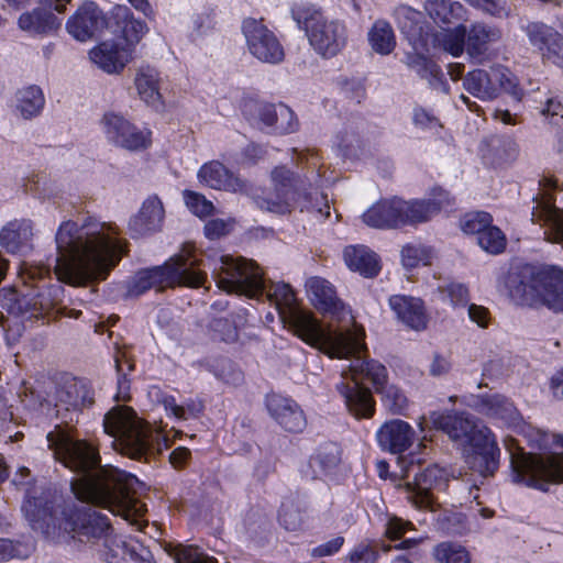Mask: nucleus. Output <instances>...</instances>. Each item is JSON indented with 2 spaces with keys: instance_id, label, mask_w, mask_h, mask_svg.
I'll return each mask as SVG.
<instances>
[{
  "instance_id": "obj_1",
  "label": "nucleus",
  "mask_w": 563,
  "mask_h": 563,
  "mask_svg": "<svg viewBox=\"0 0 563 563\" xmlns=\"http://www.w3.org/2000/svg\"><path fill=\"white\" fill-rule=\"evenodd\" d=\"M54 457L78 476L70 482L75 497L87 505L58 501L49 495L27 498L22 510L33 530L53 541L96 543L103 541L113 558L125 553L124 542L112 537L108 518L91 506L108 509L140 527L145 505L131 494L134 477L112 466H100L98 451L74 437L66 423L56 424L46 435Z\"/></svg>"
},
{
  "instance_id": "obj_2",
  "label": "nucleus",
  "mask_w": 563,
  "mask_h": 563,
  "mask_svg": "<svg viewBox=\"0 0 563 563\" xmlns=\"http://www.w3.org/2000/svg\"><path fill=\"white\" fill-rule=\"evenodd\" d=\"M118 234L117 227L90 217L62 222L55 235L57 279L71 286L106 279L126 252Z\"/></svg>"
},
{
  "instance_id": "obj_3",
  "label": "nucleus",
  "mask_w": 563,
  "mask_h": 563,
  "mask_svg": "<svg viewBox=\"0 0 563 563\" xmlns=\"http://www.w3.org/2000/svg\"><path fill=\"white\" fill-rule=\"evenodd\" d=\"M366 350L365 343L355 353H351L346 360L350 364L341 372V380L336 384V390L344 399L350 413L355 418H371L375 406L369 389L363 386L368 380L377 393L383 394L386 405L395 412L401 410L406 404L404 394L394 386H387V369L375 360H366L362 353Z\"/></svg>"
},
{
  "instance_id": "obj_4",
  "label": "nucleus",
  "mask_w": 563,
  "mask_h": 563,
  "mask_svg": "<svg viewBox=\"0 0 563 563\" xmlns=\"http://www.w3.org/2000/svg\"><path fill=\"white\" fill-rule=\"evenodd\" d=\"M429 422L444 431L467 453V464L479 475L492 476L499 466L500 450L492 430L467 412L440 413L433 411Z\"/></svg>"
},
{
  "instance_id": "obj_5",
  "label": "nucleus",
  "mask_w": 563,
  "mask_h": 563,
  "mask_svg": "<svg viewBox=\"0 0 563 563\" xmlns=\"http://www.w3.org/2000/svg\"><path fill=\"white\" fill-rule=\"evenodd\" d=\"M103 430L112 446L133 460L148 462L167 448V440L129 407H117L103 418Z\"/></svg>"
},
{
  "instance_id": "obj_6",
  "label": "nucleus",
  "mask_w": 563,
  "mask_h": 563,
  "mask_svg": "<svg viewBox=\"0 0 563 563\" xmlns=\"http://www.w3.org/2000/svg\"><path fill=\"white\" fill-rule=\"evenodd\" d=\"M277 307L289 309L290 320L300 338L328 355H345L360 343L346 331H325L308 311L295 307L296 297L289 285L277 284L267 290Z\"/></svg>"
},
{
  "instance_id": "obj_7",
  "label": "nucleus",
  "mask_w": 563,
  "mask_h": 563,
  "mask_svg": "<svg viewBox=\"0 0 563 563\" xmlns=\"http://www.w3.org/2000/svg\"><path fill=\"white\" fill-rule=\"evenodd\" d=\"M510 297L521 305H543L563 311V269L530 265L510 271L506 277Z\"/></svg>"
},
{
  "instance_id": "obj_8",
  "label": "nucleus",
  "mask_w": 563,
  "mask_h": 563,
  "mask_svg": "<svg viewBox=\"0 0 563 563\" xmlns=\"http://www.w3.org/2000/svg\"><path fill=\"white\" fill-rule=\"evenodd\" d=\"M206 272L200 269L191 245H185L178 254L164 265L139 271L128 283V295L140 296L153 287L163 289L185 286L197 288L203 285Z\"/></svg>"
},
{
  "instance_id": "obj_9",
  "label": "nucleus",
  "mask_w": 563,
  "mask_h": 563,
  "mask_svg": "<svg viewBox=\"0 0 563 563\" xmlns=\"http://www.w3.org/2000/svg\"><path fill=\"white\" fill-rule=\"evenodd\" d=\"M563 448V437L558 439ZM509 452L514 483L547 492L550 484L563 483V451L551 454L526 453L511 435L504 438Z\"/></svg>"
},
{
  "instance_id": "obj_10",
  "label": "nucleus",
  "mask_w": 563,
  "mask_h": 563,
  "mask_svg": "<svg viewBox=\"0 0 563 563\" xmlns=\"http://www.w3.org/2000/svg\"><path fill=\"white\" fill-rule=\"evenodd\" d=\"M271 190L255 196L254 202L262 209L277 214L290 213L297 206L310 209L311 194L299 174L285 165L275 166L269 174Z\"/></svg>"
},
{
  "instance_id": "obj_11",
  "label": "nucleus",
  "mask_w": 563,
  "mask_h": 563,
  "mask_svg": "<svg viewBox=\"0 0 563 563\" xmlns=\"http://www.w3.org/2000/svg\"><path fill=\"white\" fill-rule=\"evenodd\" d=\"M306 288L310 297V300L318 310H320L324 314H329L332 318H335L340 322H343V324L338 327H333L330 324L327 328L322 327V329L325 331L332 330L350 332L351 336H355V340L357 339L360 343L357 346H355V349H353V351L346 353L345 355L329 356L332 358H347L351 353L357 352L363 346L364 343V329L355 323L350 310L336 297V292L333 286L328 280L321 277H311L307 280Z\"/></svg>"
},
{
  "instance_id": "obj_12",
  "label": "nucleus",
  "mask_w": 563,
  "mask_h": 563,
  "mask_svg": "<svg viewBox=\"0 0 563 563\" xmlns=\"http://www.w3.org/2000/svg\"><path fill=\"white\" fill-rule=\"evenodd\" d=\"M217 285L227 292H236L249 297L262 295L266 289V283L260 267L255 262L243 257L223 256L221 258Z\"/></svg>"
},
{
  "instance_id": "obj_13",
  "label": "nucleus",
  "mask_w": 563,
  "mask_h": 563,
  "mask_svg": "<svg viewBox=\"0 0 563 563\" xmlns=\"http://www.w3.org/2000/svg\"><path fill=\"white\" fill-rule=\"evenodd\" d=\"M303 27L310 45L323 57L338 55L347 44V27L342 20L331 19L320 11L303 18Z\"/></svg>"
},
{
  "instance_id": "obj_14",
  "label": "nucleus",
  "mask_w": 563,
  "mask_h": 563,
  "mask_svg": "<svg viewBox=\"0 0 563 563\" xmlns=\"http://www.w3.org/2000/svg\"><path fill=\"white\" fill-rule=\"evenodd\" d=\"M496 82L517 101L522 99L523 90L518 87L515 76L503 66H494L489 73L474 69L463 78L464 89L482 101H490L498 97Z\"/></svg>"
},
{
  "instance_id": "obj_15",
  "label": "nucleus",
  "mask_w": 563,
  "mask_h": 563,
  "mask_svg": "<svg viewBox=\"0 0 563 563\" xmlns=\"http://www.w3.org/2000/svg\"><path fill=\"white\" fill-rule=\"evenodd\" d=\"M101 126L107 141L114 146L140 151L151 145V131L140 129L119 113H104Z\"/></svg>"
},
{
  "instance_id": "obj_16",
  "label": "nucleus",
  "mask_w": 563,
  "mask_h": 563,
  "mask_svg": "<svg viewBox=\"0 0 563 563\" xmlns=\"http://www.w3.org/2000/svg\"><path fill=\"white\" fill-rule=\"evenodd\" d=\"M249 52L260 62L278 64L284 60L285 52L276 35L255 19H246L242 25Z\"/></svg>"
},
{
  "instance_id": "obj_17",
  "label": "nucleus",
  "mask_w": 563,
  "mask_h": 563,
  "mask_svg": "<svg viewBox=\"0 0 563 563\" xmlns=\"http://www.w3.org/2000/svg\"><path fill=\"white\" fill-rule=\"evenodd\" d=\"M528 43L541 56L543 62L552 63L563 69V35L553 26L531 21L522 26Z\"/></svg>"
},
{
  "instance_id": "obj_18",
  "label": "nucleus",
  "mask_w": 563,
  "mask_h": 563,
  "mask_svg": "<svg viewBox=\"0 0 563 563\" xmlns=\"http://www.w3.org/2000/svg\"><path fill=\"white\" fill-rule=\"evenodd\" d=\"M446 482V473L437 465L424 468L415 476L413 483L406 484L407 499L419 509L437 511L439 504L433 497L432 490H441Z\"/></svg>"
},
{
  "instance_id": "obj_19",
  "label": "nucleus",
  "mask_w": 563,
  "mask_h": 563,
  "mask_svg": "<svg viewBox=\"0 0 563 563\" xmlns=\"http://www.w3.org/2000/svg\"><path fill=\"white\" fill-rule=\"evenodd\" d=\"M245 112L251 114L254 123L262 124L277 134L292 133L298 128L294 111L284 103L252 102L246 104Z\"/></svg>"
},
{
  "instance_id": "obj_20",
  "label": "nucleus",
  "mask_w": 563,
  "mask_h": 563,
  "mask_svg": "<svg viewBox=\"0 0 563 563\" xmlns=\"http://www.w3.org/2000/svg\"><path fill=\"white\" fill-rule=\"evenodd\" d=\"M531 220L544 229L545 240L563 247V209L558 208L548 192L534 200Z\"/></svg>"
},
{
  "instance_id": "obj_21",
  "label": "nucleus",
  "mask_w": 563,
  "mask_h": 563,
  "mask_svg": "<svg viewBox=\"0 0 563 563\" xmlns=\"http://www.w3.org/2000/svg\"><path fill=\"white\" fill-rule=\"evenodd\" d=\"M106 18L92 1H85L67 20L66 30L77 41L91 40L106 26Z\"/></svg>"
},
{
  "instance_id": "obj_22",
  "label": "nucleus",
  "mask_w": 563,
  "mask_h": 563,
  "mask_svg": "<svg viewBox=\"0 0 563 563\" xmlns=\"http://www.w3.org/2000/svg\"><path fill=\"white\" fill-rule=\"evenodd\" d=\"M395 18L400 32L412 48L415 51H426L431 27L426 23L422 12L408 5H399L395 10Z\"/></svg>"
},
{
  "instance_id": "obj_23",
  "label": "nucleus",
  "mask_w": 563,
  "mask_h": 563,
  "mask_svg": "<svg viewBox=\"0 0 563 563\" xmlns=\"http://www.w3.org/2000/svg\"><path fill=\"white\" fill-rule=\"evenodd\" d=\"M266 408L271 417L286 431L300 432L306 428V417L295 400L279 394H269L266 396Z\"/></svg>"
},
{
  "instance_id": "obj_24",
  "label": "nucleus",
  "mask_w": 563,
  "mask_h": 563,
  "mask_svg": "<svg viewBox=\"0 0 563 563\" xmlns=\"http://www.w3.org/2000/svg\"><path fill=\"white\" fill-rule=\"evenodd\" d=\"M501 31L499 27L483 22H475L466 27V54L476 63L487 60L489 46L499 42Z\"/></svg>"
},
{
  "instance_id": "obj_25",
  "label": "nucleus",
  "mask_w": 563,
  "mask_h": 563,
  "mask_svg": "<svg viewBox=\"0 0 563 563\" xmlns=\"http://www.w3.org/2000/svg\"><path fill=\"white\" fill-rule=\"evenodd\" d=\"M198 179L201 184L212 189L249 194L246 183L235 176L219 161L203 164L198 170Z\"/></svg>"
},
{
  "instance_id": "obj_26",
  "label": "nucleus",
  "mask_w": 563,
  "mask_h": 563,
  "mask_svg": "<svg viewBox=\"0 0 563 563\" xmlns=\"http://www.w3.org/2000/svg\"><path fill=\"white\" fill-rule=\"evenodd\" d=\"M433 198L422 201H405L398 199L400 207V224L428 221L443 206L450 203L449 195L442 189L433 190Z\"/></svg>"
},
{
  "instance_id": "obj_27",
  "label": "nucleus",
  "mask_w": 563,
  "mask_h": 563,
  "mask_svg": "<svg viewBox=\"0 0 563 563\" xmlns=\"http://www.w3.org/2000/svg\"><path fill=\"white\" fill-rule=\"evenodd\" d=\"M376 438L383 450L398 454L410 448L415 439V431L408 422L393 419L378 429Z\"/></svg>"
},
{
  "instance_id": "obj_28",
  "label": "nucleus",
  "mask_w": 563,
  "mask_h": 563,
  "mask_svg": "<svg viewBox=\"0 0 563 563\" xmlns=\"http://www.w3.org/2000/svg\"><path fill=\"white\" fill-rule=\"evenodd\" d=\"M93 64L108 74H119L130 62L132 54L129 47L117 42L106 41L89 52Z\"/></svg>"
},
{
  "instance_id": "obj_29",
  "label": "nucleus",
  "mask_w": 563,
  "mask_h": 563,
  "mask_svg": "<svg viewBox=\"0 0 563 563\" xmlns=\"http://www.w3.org/2000/svg\"><path fill=\"white\" fill-rule=\"evenodd\" d=\"M164 207L156 196L148 197L140 211L131 218L129 229L133 236H143L158 231L164 220Z\"/></svg>"
},
{
  "instance_id": "obj_30",
  "label": "nucleus",
  "mask_w": 563,
  "mask_h": 563,
  "mask_svg": "<svg viewBox=\"0 0 563 563\" xmlns=\"http://www.w3.org/2000/svg\"><path fill=\"white\" fill-rule=\"evenodd\" d=\"M475 409L490 418L500 420L506 426L516 424L519 420V412L507 397L500 394H484L476 398Z\"/></svg>"
},
{
  "instance_id": "obj_31",
  "label": "nucleus",
  "mask_w": 563,
  "mask_h": 563,
  "mask_svg": "<svg viewBox=\"0 0 563 563\" xmlns=\"http://www.w3.org/2000/svg\"><path fill=\"white\" fill-rule=\"evenodd\" d=\"M112 18L115 24L114 32L125 42L122 46L129 47L132 53L133 47L148 31L146 23L136 19L126 5H115Z\"/></svg>"
},
{
  "instance_id": "obj_32",
  "label": "nucleus",
  "mask_w": 563,
  "mask_h": 563,
  "mask_svg": "<svg viewBox=\"0 0 563 563\" xmlns=\"http://www.w3.org/2000/svg\"><path fill=\"white\" fill-rule=\"evenodd\" d=\"M389 305L397 317L409 328L416 331L427 328L428 316L421 299L397 295L390 297Z\"/></svg>"
},
{
  "instance_id": "obj_33",
  "label": "nucleus",
  "mask_w": 563,
  "mask_h": 563,
  "mask_svg": "<svg viewBox=\"0 0 563 563\" xmlns=\"http://www.w3.org/2000/svg\"><path fill=\"white\" fill-rule=\"evenodd\" d=\"M466 26L457 24L454 27H442L435 33H430L428 48H440L453 57H459L466 52Z\"/></svg>"
},
{
  "instance_id": "obj_34",
  "label": "nucleus",
  "mask_w": 563,
  "mask_h": 563,
  "mask_svg": "<svg viewBox=\"0 0 563 563\" xmlns=\"http://www.w3.org/2000/svg\"><path fill=\"white\" fill-rule=\"evenodd\" d=\"M398 199L383 200L368 208L362 216L363 222L372 228L389 229L400 225Z\"/></svg>"
},
{
  "instance_id": "obj_35",
  "label": "nucleus",
  "mask_w": 563,
  "mask_h": 563,
  "mask_svg": "<svg viewBox=\"0 0 563 563\" xmlns=\"http://www.w3.org/2000/svg\"><path fill=\"white\" fill-rule=\"evenodd\" d=\"M33 236V224L30 220H13L0 231V244L9 253H19L26 247Z\"/></svg>"
},
{
  "instance_id": "obj_36",
  "label": "nucleus",
  "mask_w": 563,
  "mask_h": 563,
  "mask_svg": "<svg viewBox=\"0 0 563 563\" xmlns=\"http://www.w3.org/2000/svg\"><path fill=\"white\" fill-rule=\"evenodd\" d=\"M343 260L350 269L365 277H374L380 269L377 255L364 245L346 246L343 251Z\"/></svg>"
},
{
  "instance_id": "obj_37",
  "label": "nucleus",
  "mask_w": 563,
  "mask_h": 563,
  "mask_svg": "<svg viewBox=\"0 0 563 563\" xmlns=\"http://www.w3.org/2000/svg\"><path fill=\"white\" fill-rule=\"evenodd\" d=\"M45 106V97L36 85L18 89L14 95L13 108L23 119L30 120L41 114Z\"/></svg>"
},
{
  "instance_id": "obj_38",
  "label": "nucleus",
  "mask_w": 563,
  "mask_h": 563,
  "mask_svg": "<svg viewBox=\"0 0 563 563\" xmlns=\"http://www.w3.org/2000/svg\"><path fill=\"white\" fill-rule=\"evenodd\" d=\"M59 25V20L52 12L40 8L25 12L19 18L20 29L31 34H46L58 29Z\"/></svg>"
},
{
  "instance_id": "obj_39",
  "label": "nucleus",
  "mask_w": 563,
  "mask_h": 563,
  "mask_svg": "<svg viewBox=\"0 0 563 563\" xmlns=\"http://www.w3.org/2000/svg\"><path fill=\"white\" fill-rule=\"evenodd\" d=\"M429 51H415L413 54L407 55V65L415 70L421 78L429 81L430 86L435 89L443 88L445 90V84L442 80V73L440 67L424 53Z\"/></svg>"
},
{
  "instance_id": "obj_40",
  "label": "nucleus",
  "mask_w": 563,
  "mask_h": 563,
  "mask_svg": "<svg viewBox=\"0 0 563 563\" xmlns=\"http://www.w3.org/2000/svg\"><path fill=\"white\" fill-rule=\"evenodd\" d=\"M158 73L151 67H141L137 69L134 85L141 99L151 106L161 102Z\"/></svg>"
},
{
  "instance_id": "obj_41",
  "label": "nucleus",
  "mask_w": 563,
  "mask_h": 563,
  "mask_svg": "<svg viewBox=\"0 0 563 563\" xmlns=\"http://www.w3.org/2000/svg\"><path fill=\"white\" fill-rule=\"evenodd\" d=\"M372 49L379 55H388L396 47V37L391 25L385 20L374 22L367 33Z\"/></svg>"
},
{
  "instance_id": "obj_42",
  "label": "nucleus",
  "mask_w": 563,
  "mask_h": 563,
  "mask_svg": "<svg viewBox=\"0 0 563 563\" xmlns=\"http://www.w3.org/2000/svg\"><path fill=\"white\" fill-rule=\"evenodd\" d=\"M424 10L434 23L450 25L461 19L463 7L450 0H426Z\"/></svg>"
},
{
  "instance_id": "obj_43",
  "label": "nucleus",
  "mask_w": 563,
  "mask_h": 563,
  "mask_svg": "<svg viewBox=\"0 0 563 563\" xmlns=\"http://www.w3.org/2000/svg\"><path fill=\"white\" fill-rule=\"evenodd\" d=\"M401 264L406 269L417 268L420 265L429 266L437 257L435 251L421 243H409L402 246Z\"/></svg>"
},
{
  "instance_id": "obj_44",
  "label": "nucleus",
  "mask_w": 563,
  "mask_h": 563,
  "mask_svg": "<svg viewBox=\"0 0 563 563\" xmlns=\"http://www.w3.org/2000/svg\"><path fill=\"white\" fill-rule=\"evenodd\" d=\"M431 555L437 563H471L470 551L461 543L443 541L433 547Z\"/></svg>"
},
{
  "instance_id": "obj_45",
  "label": "nucleus",
  "mask_w": 563,
  "mask_h": 563,
  "mask_svg": "<svg viewBox=\"0 0 563 563\" xmlns=\"http://www.w3.org/2000/svg\"><path fill=\"white\" fill-rule=\"evenodd\" d=\"M205 364L209 372L224 383L238 384L242 380L241 371L227 357L207 360Z\"/></svg>"
},
{
  "instance_id": "obj_46",
  "label": "nucleus",
  "mask_w": 563,
  "mask_h": 563,
  "mask_svg": "<svg viewBox=\"0 0 563 563\" xmlns=\"http://www.w3.org/2000/svg\"><path fill=\"white\" fill-rule=\"evenodd\" d=\"M479 246L490 254H499L506 247V236L497 227L490 225L478 236Z\"/></svg>"
},
{
  "instance_id": "obj_47",
  "label": "nucleus",
  "mask_w": 563,
  "mask_h": 563,
  "mask_svg": "<svg viewBox=\"0 0 563 563\" xmlns=\"http://www.w3.org/2000/svg\"><path fill=\"white\" fill-rule=\"evenodd\" d=\"M438 528L449 534H461L466 529L465 516L462 512L444 510L437 518Z\"/></svg>"
},
{
  "instance_id": "obj_48",
  "label": "nucleus",
  "mask_w": 563,
  "mask_h": 563,
  "mask_svg": "<svg viewBox=\"0 0 563 563\" xmlns=\"http://www.w3.org/2000/svg\"><path fill=\"white\" fill-rule=\"evenodd\" d=\"M339 462L340 450L334 443H327L320 446L317 453L311 457L312 465L319 466L324 472L334 468Z\"/></svg>"
},
{
  "instance_id": "obj_49",
  "label": "nucleus",
  "mask_w": 563,
  "mask_h": 563,
  "mask_svg": "<svg viewBox=\"0 0 563 563\" xmlns=\"http://www.w3.org/2000/svg\"><path fill=\"white\" fill-rule=\"evenodd\" d=\"M493 218L484 211H475L465 214L461 221L462 230L467 234H477L478 236L492 225Z\"/></svg>"
},
{
  "instance_id": "obj_50",
  "label": "nucleus",
  "mask_w": 563,
  "mask_h": 563,
  "mask_svg": "<svg viewBox=\"0 0 563 563\" xmlns=\"http://www.w3.org/2000/svg\"><path fill=\"white\" fill-rule=\"evenodd\" d=\"M183 196L187 208L197 217L206 218L213 212V203L203 195L191 190H185Z\"/></svg>"
},
{
  "instance_id": "obj_51",
  "label": "nucleus",
  "mask_w": 563,
  "mask_h": 563,
  "mask_svg": "<svg viewBox=\"0 0 563 563\" xmlns=\"http://www.w3.org/2000/svg\"><path fill=\"white\" fill-rule=\"evenodd\" d=\"M115 368L118 372V399H125L128 390L130 388L129 382L126 380V374L133 371L134 365L124 353L115 356Z\"/></svg>"
},
{
  "instance_id": "obj_52",
  "label": "nucleus",
  "mask_w": 563,
  "mask_h": 563,
  "mask_svg": "<svg viewBox=\"0 0 563 563\" xmlns=\"http://www.w3.org/2000/svg\"><path fill=\"white\" fill-rule=\"evenodd\" d=\"M25 311L30 312L29 318L47 319L48 321L53 313V303L47 297L41 294L25 303Z\"/></svg>"
},
{
  "instance_id": "obj_53",
  "label": "nucleus",
  "mask_w": 563,
  "mask_h": 563,
  "mask_svg": "<svg viewBox=\"0 0 563 563\" xmlns=\"http://www.w3.org/2000/svg\"><path fill=\"white\" fill-rule=\"evenodd\" d=\"M438 291L448 297L452 305H466L470 299L467 287L460 283L439 285Z\"/></svg>"
},
{
  "instance_id": "obj_54",
  "label": "nucleus",
  "mask_w": 563,
  "mask_h": 563,
  "mask_svg": "<svg viewBox=\"0 0 563 563\" xmlns=\"http://www.w3.org/2000/svg\"><path fill=\"white\" fill-rule=\"evenodd\" d=\"M280 525L289 531H297L302 527V512L294 505H283L279 511Z\"/></svg>"
},
{
  "instance_id": "obj_55",
  "label": "nucleus",
  "mask_w": 563,
  "mask_h": 563,
  "mask_svg": "<svg viewBox=\"0 0 563 563\" xmlns=\"http://www.w3.org/2000/svg\"><path fill=\"white\" fill-rule=\"evenodd\" d=\"M211 329L214 335L223 342L231 343L238 340V329L229 319H214L211 323Z\"/></svg>"
},
{
  "instance_id": "obj_56",
  "label": "nucleus",
  "mask_w": 563,
  "mask_h": 563,
  "mask_svg": "<svg viewBox=\"0 0 563 563\" xmlns=\"http://www.w3.org/2000/svg\"><path fill=\"white\" fill-rule=\"evenodd\" d=\"M175 563H217V561L194 547H184L175 554Z\"/></svg>"
},
{
  "instance_id": "obj_57",
  "label": "nucleus",
  "mask_w": 563,
  "mask_h": 563,
  "mask_svg": "<svg viewBox=\"0 0 563 563\" xmlns=\"http://www.w3.org/2000/svg\"><path fill=\"white\" fill-rule=\"evenodd\" d=\"M413 526L410 521H405L399 517L391 516L386 522V536L391 540H398L404 537L406 531L412 530Z\"/></svg>"
},
{
  "instance_id": "obj_58",
  "label": "nucleus",
  "mask_w": 563,
  "mask_h": 563,
  "mask_svg": "<svg viewBox=\"0 0 563 563\" xmlns=\"http://www.w3.org/2000/svg\"><path fill=\"white\" fill-rule=\"evenodd\" d=\"M378 552L368 544H358L350 554V563H376Z\"/></svg>"
},
{
  "instance_id": "obj_59",
  "label": "nucleus",
  "mask_w": 563,
  "mask_h": 563,
  "mask_svg": "<svg viewBox=\"0 0 563 563\" xmlns=\"http://www.w3.org/2000/svg\"><path fill=\"white\" fill-rule=\"evenodd\" d=\"M162 404L166 412L170 413L178 420H186L189 416H194L192 407L185 408L184 406L178 405L173 396H164Z\"/></svg>"
},
{
  "instance_id": "obj_60",
  "label": "nucleus",
  "mask_w": 563,
  "mask_h": 563,
  "mask_svg": "<svg viewBox=\"0 0 563 563\" xmlns=\"http://www.w3.org/2000/svg\"><path fill=\"white\" fill-rule=\"evenodd\" d=\"M26 556L21 544L9 539H0V562Z\"/></svg>"
},
{
  "instance_id": "obj_61",
  "label": "nucleus",
  "mask_w": 563,
  "mask_h": 563,
  "mask_svg": "<svg viewBox=\"0 0 563 563\" xmlns=\"http://www.w3.org/2000/svg\"><path fill=\"white\" fill-rule=\"evenodd\" d=\"M344 538L343 537H335L311 550V555L313 558H322V556H329L334 553H336L343 545Z\"/></svg>"
},
{
  "instance_id": "obj_62",
  "label": "nucleus",
  "mask_w": 563,
  "mask_h": 563,
  "mask_svg": "<svg viewBox=\"0 0 563 563\" xmlns=\"http://www.w3.org/2000/svg\"><path fill=\"white\" fill-rule=\"evenodd\" d=\"M451 369L450 358L440 353H434L429 365V374L433 377L446 375Z\"/></svg>"
},
{
  "instance_id": "obj_63",
  "label": "nucleus",
  "mask_w": 563,
  "mask_h": 563,
  "mask_svg": "<svg viewBox=\"0 0 563 563\" xmlns=\"http://www.w3.org/2000/svg\"><path fill=\"white\" fill-rule=\"evenodd\" d=\"M58 400L60 404H65V409L68 411L71 407L73 409H77L81 404L77 397V384H70L65 389L58 393Z\"/></svg>"
},
{
  "instance_id": "obj_64",
  "label": "nucleus",
  "mask_w": 563,
  "mask_h": 563,
  "mask_svg": "<svg viewBox=\"0 0 563 563\" xmlns=\"http://www.w3.org/2000/svg\"><path fill=\"white\" fill-rule=\"evenodd\" d=\"M229 231V223L222 219H212L208 221L205 225L206 235L213 240L218 239Z\"/></svg>"
}]
</instances>
